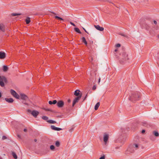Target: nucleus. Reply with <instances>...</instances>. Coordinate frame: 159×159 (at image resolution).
Returning a JSON list of instances; mask_svg holds the SVG:
<instances>
[{
  "instance_id": "f257e3e1",
  "label": "nucleus",
  "mask_w": 159,
  "mask_h": 159,
  "mask_svg": "<svg viewBox=\"0 0 159 159\" xmlns=\"http://www.w3.org/2000/svg\"><path fill=\"white\" fill-rule=\"evenodd\" d=\"M140 98V93L138 92H132L128 98L130 101L133 102H135Z\"/></svg>"
},
{
  "instance_id": "f03ea898",
  "label": "nucleus",
  "mask_w": 159,
  "mask_h": 159,
  "mask_svg": "<svg viewBox=\"0 0 159 159\" xmlns=\"http://www.w3.org/2000/svg\"><path fill=\"white\" fill-rule=\"evenodd\" d=\"M128 55L127 54L125 51V49L123 48L122 51L120 53V56L119 57V59L120 61L123 62L124 61L127 60L129 59L128 57Z\"/></svg>"
},
{
  "instance_id": "7ed1b4c3",
  "label": "nucleus",
  "mask_w": 159,
  "mask_h": 159,
  "mask_svg": "<svg viewBox=\"0 0 159 159\" xmlns=\"http://www.w3.org/2000/svg\"><path fill=\"white\" fill-rule=\"evenodd\" d=\"M8 82L7 78L4 76L0 75V85L2 87H3L5 86L4 83L7 84Z\"/></svg>"
},
{
  "instance_id": "20e7f679",
  "label": "nucleus",
  "mask_w": 159,
  "mask_h": 159,
  "mask_svg": "<svg viewBox=\"0 0 159 159\" xmlns=\"http://www.w3.org/2000/svg\"><path fill=\"white\" fill-rule=\"evenodd\" d=\"M27 111L31 114V115L35 118H36L37 116L39 113L38 111L35 110L31 111L30 109H28Z\"/></svg>"
},
{
  "instance_id": "39448f33",
  "label": "nucleus",
  "mask_w": 159,
  "mask_h": 159,
  "mask_svg": "<svg viewBox=\"0 0 159 159\" xmlns=\"http://www.w3.org/2000/svg\"><path fill=\"white\" fill-rule=\"evenodd\" d=\"M133 148L131 144L129 145L127 149L125 151V153L130 154L134 152L135 150Z\"/></svg>"
},
{
  "instance_id": "423d86ee",
  "label": "nucleus",
  "mask_w": 159,
  "mask_h": 159,
  "mask_svg": "<svg viewBox=\"0 0 159 159\" xmlns=\"http://www.w3.org/2000/svg\"><path fill=\"white\" fill-rule=\"evenodd\" d=\"M10 92L11 94L16 99H19L20 98L19 95L16 93V92L13 89L10 90Z\"/></svg>"
},
{
  "instance_id": "0eeeda50",
  "label": "nucleus",
  "mask_w": 159,
  "mask_h": 159,
  "mask_svg": "<svg viewBox=\"0 0 159 159\" xmlns=\"http://www.w3.org/2000/svg\"><path fill=\"white\" fill-rule=\"evenodd\" d=\"M82 97V95H80V96L77 97L73 100L72 103V107H73L75 104L77 103L79 100Z\"/></svg>"
},
{
  "instance_id": "6e6552de",
  "label": "nucleus",
  "mask_w": 159,
  "mask_h": 159,
  "mask_svg": "<svg viewBox=\"0 0 159 159\" xmlns=\"http://www.w3.org/2000/svg\"><path fill=\"white\" fill-rule=\"evenodd\" d=\"M64 105V102L62 100H59L57 102V105L59 108L62 107Z\"/></svg>"
},
{
  "instance_id": "1a4fd4ad",
  "label": "nucleus",
  "mask_w": 159,
  "mask_h": 159,
  "mask_svg": "<svg viewBox=\"0 0 159 159\" xmlns=\"http://www.w3.org/2000/svg\"><path fill=\"white\" fill-rule=\"evenodd\" d=\"M109 137V135L107 134L106 133H105L103 136V141L105 144L107 143L108 139Z\"/></svg>"
},
{
  "instance_id": "9d476101",
  "label": "nucleus",
  "mask_w": 159,
  "mask_h": 159,
  "mask_svg": "<svg viewBox=\"0 0 159 159\" xmlns=\"http://www.w3.org/2000/svg\"><path fill=\"white\" fill-rule=\"evenodd\" d=\"M20 98L23 100L25 101H27L28 100V97L24 94H20Z\"/></svg>"
},
{
  "instance_id": "9b49d317",
  "label": "nucleus",
  "mask_w": 159,
  "mask_h": 159,
  "mask_svg": "<svg viewBox=\"0 0 159 159\" xmlns=\"http://www.w3.org/2000/svg\"><path fill=\"white\" fill-rule=\"evenodd\" d=\"M131 144L133 147V148H134V150L138 149L140 146V144L138 143H134Z\"/></svg>"
},
{
  "instance_id": "f8f14e48",
  "label": "nucleus",
  "mask_w": 159,
  "mask_h": 159,
  "mask_svg": "<svg viewBox=\"0 0 159 159\" xmlns=\"http://www.w3.org/2000/svg\"><path fill=\"white\" fill-rule=\"evenodd\" d=\"M94 26L97 30L100 31H102L104 30V28L103 27H100L98 25H94Z\"/></svg>"
},
{
  "instance_id": "ddd939ff",
  "label": "nucleus",
  "mask_w": 159,
  "mask_h": 159,
  "mask_svg": "<svg viewBox=\"0 0 159 159\" xmlns=\"http://www.w3.org/2000/svg\"><path fill=\"white\" fill-rule=\"evenodd\" d=\"M51 128L52 129L54 130L59 131L62 130V129L60 128L56 127L55 126L53 125H51Z\"/></svg>"
},
{
  "instance_id": "4468645a",
  "label": "nucleus",
  "mask_w": 159,
  "mask_h": 159,
  "mask_svg": "<svg viewBox=\"0 0 159 159\" xmlns=\"http://www.w3.org/2000/svg\"><path fill=\"white\" fill-rule=\"evenodd\" d=\"M6 54L3 52H0V59H4L6 57Z\"/></svg>"
},
{
  "instance_id": "2eb2a0df",
  "label": "nucleus",
  "mask_w": 159,
  "mask_h": 159,
  "mask_svg": "<svg viewBox=\"0 0 159 159\" xmlns=\"http://www.w3.org/2000/svg\"><path fill=\"white\" fill-rule=\"evenodd\" d=\"M80 91L79 89L76 90L74 92V94L77 96L78 97L79 96H80V95H82V94L81 93H80Z\"/></svg>"
},
{
  "instance_id": "dca6fc26",
  "label": "nucleus",
  "mask_w": 159,
  "mask_h": 159,
  "mask_svg": "<svg viewBox=\"0 0 159 159\" xmlns=\"http://www.w3.org/2000/svg\"><path fill=\"white\" fill-rule=\"evenodd\" d=\"M5 99L6 102L9 103H11L14 101V100L12 98H5Z\"/></svg>"
},
{
  "instance_id": "f3484780",
  "label": "nucleus",
  "mask_w": 159,
  "mask_h": 159,
  "mask_svg": "<svg viewBox=\"0 0 159 159\" xmlns=\"http://www.w3.org/2000/svg\"><path fill=\"white\" fill-rule=\"evenodd\" d=\"M57 101L56 100H53L52 101H49L48 102V103L50 105L52 104H57Z\"/></svg>"
},
{
  "instance_id": "a211bd4d",
  "label": "nucleus",
  "mask_w": 159,
  "mask_h": 159,
  "mask_svg": "<svg viewBox=\"0 0 159 159\" xmlns=\"http://www.w3.org/2000/svg\"><path fill=\"white\" fill-rule=\"evenodd\" d=\"M100 103L99 102H98L97 103L94 107V109L95 110H97L98 109L99 106H100Z\"/></svg>"
},
{
  "instance_id": "6ab92c4d",
  "label": "nucleus",
  "mask_w": 159,
  "mask_h": 159,
  "mask_svg": "<svg viewBox=\"0 0 159 159\" xmlns=\"http://www.w3.org/2000/svg\"><path fill=\"white\" fill-rule=\"evenodd\" d=\"M30 18L29 17H27L25 20V21L26 22V24H28L30 23Z\"/></svg>"
},
{
  "instance_id": "aec40b11",
  "label": "nucleus",
  "mask_w": 159,
  "mask_h": 159,
  "mask_svg": "<svg viewBox=\"0 0 159 159\" xmlns=\"http://www.w3.org/2000/svg\"><path fill=\"white\" fill-rule=\"evenodd\" d=\"M8 68L7 66H3V70L4 72H6L7 71Z\"/></svg>"
},
{
  "instance_id": "412c9836",
  "label": "nucleus",
  "mask_w": 159,
  "mask_h": 159,
  "mask_svg": "<svg viewBox=\"0 0 159 159\" xmlns=\"http://www.w3.org/2000/svg\"><path fill=\"white\" fill-rule=\"evenodd\" d=\"M12 155L14 158L15 159L17 158V156L16 153L14 152H12Z\"/></svg>"
},
{
  "instance_id": "4be33fe9",
  "label": "nucleus",
  "mask_w": 159,
  "mask_h": 159,
  "mask_svg": "<svg viewBox=\"0 0 159 159\" xmlns=\"http://www.w3.org/2000/svg\"><path fill=\"white\" fill-rule=\"evenodd\" d=\"M75 31L79 34H81V32L80 31L79 29L77 28H74Z\"/></svg>"
},
{
  "instance_id": "5701e85b",
  "label": "nucleus",
  "mask_w": 159,
  "mask_h": 159,
  "mask_svg": "<svg viewBox=\"0 0 159 159\" xmlns=\"http://www.w3.org/2000/svg\"><path fill=\"white\" fill-rule=\"evenodd\" d=\"M42 118L43 120L47 121H47L48 120V118L47 116H42Z\"/></svg>"
},
{
  "instance_id": "b1692460",
  "label": "nucleus",
  "mask_w": 159,
  "mask_h": 159,
  "mask_svg": "<svg viewBox=\"0 0 159 159\" xmlns=\"http://www.w3.org/2000/svg\"><path fill=\"white\" fill-rule=\"evenodd\" d=\"M47 122L50 124H54L56 123V121L52 120H49L47 121Z\"/></svg>"
},
{
  "instance_id": "393cba45",
  "label": "nucleus",
  "mask_w": 159,
  "mask_h": 159,
  "mask_svg": "<svg viewBox=\"0 0 159 159\" xmlns=\"http://www.w3.org/2000/svg\"><path fill=\"white\" fill-rule=\"evenodd\" d=\"M153 134L155 136L158 137L159 135V134L158 133L157 131H154L153 132Z\"/></svg>"
},
{
  "instance_id": "a878e982",
  "label": "nucleus",
  "mask_w": 159,
  "mask_h": 159,
  "mask_svg": "<svg viewBox=\"0 0 159 159\" xmlns=\"http://www.w3.org/2000/svg\"><path fill=\"white\" fill-rule=\"evenodd\" d=\"M55 145L57 147H59L60 145V142L58 141L56 142Z\"/></svg>"
},
{
  "instance_id": "bb28decb",
  "label": "nucleus",
  "mask_w": 159,
  "mask_h": 159,
  "mask_svg": "<svg viewBox=\"0 0 159 159\" xmlns=\"http://www.w3.org/2000/svg\"><path fill=\"white\" fill-rule=\"evenodd\" d=\"M142 124L143 126H146L147 125V123L146 121H144L142 122Z\"/></svg>"
},
{
  "instance_id": "cd10ccee",
  "label": "nucleus",
  "mask_w": 159,
  "mask_h": 159,
  "mask_svg": "<svg viewBox=\"0 0 159 159\" xmlns=\"http://www.w3.org/2000/svg\"><path fill=\"white\" fill-rule=\"evenodd\" d=\"M50 148L52 150H54L55 149V147L53 145H51L50 146Z\"/></svg>"
},
{
  "instance_id": "c85d7f7f",
  "label": "nucleus",
  "mask_w": 159,
  "mask_h": 159,
  "mask_svg": "<svg viewBox=\"0 0 159 159\" xmlns=\"http://www.w3.org/2000/svg\"><path fill=\"white\" fill-rule=\"evenodd\" d=\"M21 15V14H19V13H18V14H16V13H13L11 15L12 16H18V15Z\"/></svg>"
},
{
  "instance_id": "c756f323",
  "label": "nucleus",
  "mask_w": 159,
  "mask_h": 159,
  "mask_svg": "<svg viewBox=\"0 0 159 159\" xmlns=\"http://www.w3.org/2000/svg\"><path fill=\"white\" fill-rule=\"evenodd\" d=\"M120 34V35H121V36H123L124 37H126V38L128 37L127 35H126L124 33H120V34Z\"/></svg>"
},
{
  "instance_id": "7c9ffc66",
  "label": "nucleus",
  "mask_w": 159,
  "mask_h": 159,
  "mask_svg": "<svg viewBox=\"0 0 159 159\" xmlns=\"http://www.w3.org/2000/svg\"><path fill=\"white\" fill-rule=\"evenodd\" d=\"M82 42L83 43H84V42H85L86 41V39H85V37H83L82 38Z\"/></svg>"
},
{
  "instance_id": "2f4dec72",
  "label": "nucleus",
  "mask_w": 159,
  "mask_h": 159,
  "mask_svg": "<svg viewBox=\"0 0 159 159\" xmlns=\"http://www.w3.org/2000/svg\"><path fill=\"white\" fill-rule=\"evenodd\" d=\"M7 139V137L5 136H3L2 138V139L3 140Z\"/></svg>"
},
{
  "instance_id": "473e14b6",
  "label": "nucleus",
  "mask_w": 159,
  "mask_h": 159,
  "mask_svg": "<svg viewBox=\"0 0 159 159\" xmlns=\"http://www.w3.org/2000/svg\"><path fill=\"white\" fill-rule=\"evenodd\" d=\"M120 46V44L119 43H117L116 45V47H119Z\"/></svg>"
},
{
  "instance_id": "72a5a7b5",
  "label": "nucleus",
  "mask_w": 159,
  "mask_h": 159,
  "mask_svg": "<svg viewBox=\"0 0 159 159\" xmlns=\"http://www.w3.org/2000/svg\"><path fill=\"white\" fill-rule=\"evenodd\" d=\"M105 157L104 155L103 156H102L100 157L99 159H105Z\"/></svg>"
},
{
  "instance_id": "f704fd0d",
  "label": "nucleus",
  "mask_w": 159,
  "mask_h": 159,
  "mask_svg": "<svg viewBox=\"0 0 159 159\" xmlns=\"http://www.w3.org/2000/svg\"><path fill=\"white\" fill-rule=\"evenodd\" d=\"M60 17H59L58 16H55V18L56 19H57L58 20H59L60 19Z\"/></svg>"
},
{
  "instance_id": "c9c22d12",
  "label": "nucleus",
  "mask_w": 159,
  "mask_h": 159,
  "mask_svg": "<svg viewBox=\"0 0 159 159\" xmlns=\"http://www.w3.org/2000/svg\"><path fill=\"white\" fill-rule=\"evenodd\" d=\"M125 140H123L121 142V145H120V146H121L122 145H123L124 142H125Z\"/></svg>"
},
{
  "instance_id": "e433bc0d",
  "label": "nucleus",
  "mask_w": 159,
  "mask_h": 159,
  "mask_svg": "<svg viewBox=\"0 0 159 159\" xmlns=\"http://www.w3.org/2000/svg\"><path fill=\"white\" fill-rule=\"evenodd\" d=\"M96 87L95 85H94L92 88V89L93 90H94L96 89Z\"/></svg>"
},
{
  "instance_id": "4c0bfd02",
  "label": "nucleus",
  "mask_w": 159,
  "mask_h": 159,
  "mask_svg": "<svg viewBox=\"0 0 159 159\" xmlns=\"http://www.w3.org/2000/svg\"><path fill=\"white\" fill-rule=\"evenodd\" d=\"M25 101L24 100V101H23V102H22V103L24 104H25V105H28V104L27 103H26L25 102Z\"/></svg>"
},
{
  "instance_id": "58836bf2",
  "label": "nucleus",
  "mask_w": 159,
  "mask_h": 159,
  "mask_svg": "<svg viewBox=\"0 0 159 159\" xmlns=\"http://www.w3.org/2000/svg\"><path fill=\"white\" fill-rule=\"evenodd\" d=\"M70 24L71 25L73 26H75V24H74L73 23H72V22H70Z\"/></svg>"
},
{
  "instance_id": "ea45409f",
  "label": "nucleus",
  "mask_w": 159,
  "mask_h": 159,
  "mask_svg": "<svg viewBox=\"0 0 159 159\" xmlns=\"http://www.w3.org/2000/svg\"><path fill=\"white\" fill-rule=\"evenodd\" d=\"M45 111H51V110L50 109H45Z\"/></svg>"
},
{
  "instance_id": "a19ab883",
  "label": "nucleus",
  "mask_w": 159,
  "mask_h": 159,
  "mask_svg": "<svg viewBox=\"0 0 159 159\" xmlns=\"http://www.w3.org/2000/svg\"><path fill=\"white\" fill-rule=\"evenodd\" d=\"M145 130L144 129H143L142 131L141 132L142 134H143L145 132Z\"/></svg>"
},
{
  "instance_id": "79ce46f5",
  "label": "nucleus",
  "mask_w": 159,
  "mask_h": 159,
  "mask_svg": "<svg viewBox=\"0 0 159 159\" xmlns=\"http://www.w3.org/2000/svg\"><path fill=\"white\" fill-rule=\"evenodd\" d=\"M83 29L84 30L85 32L87 33V34H89L88 32L86 31V30L84 28H83Z\"/></svg>"
},
{
  "instance_id": "37998d69",
  "label": "nucleus",
  "mask_w": 159,
  "mask_h": 159,
  "mask_svg": "<svg viewBox=\"0 0 159 159\" xmlns=\"http://www.w3.org/2000/svg\"><path fill=\"white\" fill-rule=\"evenodd\" d=\"M154 23L155 25H157V21H156V20H154Z\"/></svg>"
},
{
  "instance_id": "c03bdc74",
  "label": "nucleus",
  "mask_w": 159,
  "mask_h": 159,
  "mask_svg": "<svg viewBox=\"0 0 159 159\" xmlns=\"http://www.w3.org/2000/svg\"><path fill=\"white\" fill-rule=\"evenodd\" d=\"M87 94L85 97L83 99V101H84V100H85L87 97Z\"/></svg>"
},
{
  "instance_id": "a18cd8bd",
  "label": "nucleus",
  "mask_w": 159,
  "mask_h": 159,
  "mask_svg": "<svg viewBox=\"0 0 159 159\" xmlns=\"http://www.w3.org/2000/svg\"><path fill=\"white\" fill-rule=\"evenodd\" d=\"M23 130L25 132H26L27 131V129H24Z\"/></svg>"
},
{
  "instance_id": "49530a36",
  "label": "nucleus",
  "mask_w": 159,
  "mask_h": 159,
  "mask_svg": "<svg viewBox=\"0 0 159 159\" xmlns=\"http://www.w3.org/2000/svg\"><path fill=\"white\" fill-rule=\"evenodd\" d=\"M67 102L68 103H70L71 102V100L70 99H68L67 100Z\"/></svg>"
},
{
  "instance_id": "de8ad7c7",
  "label": "nucleus",
  "mask_w": 159,
  "mask_h": 159,
  "mask_svg": "<svg viewBox=\"0 0 159 159\" xmlns=\"http://www.w3.org/2000/svg\"><path fill=\"white\" fill-rule=\"evenodd\" d=\"M84 44L86 45H87V41L85 42H84Z\"/></svg>"
},
{
  "instance_id": "09e8293b",
  "label": "nucleus",
  "mask_w": 159,
  "mask_h": 159,
  "mask_svg": "<svg viewBox=\"0 0 159 159\" xmlns=\"http://www.w3.org/2000/svg\"><path fill=\"white\" fill-rule=\"evenodd\" d=\"M59 20H62V21H64V20L62 18H61V17H60V19H59Z\"/></svg>"
},
{
  "instance_id": "8fccbe9b",
  "label": "nucleus",
  "mask_w": 159,
  "mask_h": 159,
  "mask_svg": "<svg viewBox=\"0 0 159 159\" xmlns=\"http://www.w3.org/2000/svg\"><path fill=\"white\" fill-rule=\"evenodd\" d=\"M100 80H101V79L100 78H99L98 79V83H99L100 81Z\"/></svg>"
},
{
  "instance_id": "3c124183",
  "label": "nucleus",
  "mask_w": 159,
  "mask_h": 159,
  "mask_svg": "<svg viewBox=\"0 0 159 159\" xmlns=\"http://www.w3.org/2000/svg\"><path fill=\"white\" fill-rule=\"evenodd\" d=\"M73 128H71L70 131H72L73 130Z\"/></svg>"
},
{
  "instance_id": "603ef678",
  "label": "nucleus",
  "mask_w": 159,
  "mask_h": 159,
  "mask_svg": "<svg viewBox=\"0 0 159 159\" xmlns=\"http://www.w3.org/2000/svg\"><path fill=\"white\" fill-rule=\"evenodd\" d=\"M118 51V50L117 49H116L114 50V52H116Z\"/></svg>"
},
{
  "instance_id": "864d4df0",
  "label": "nucleus",
  "mask_w": 159,
  "mask_h": 159,
  "mask_svg": "<svg viewBox=\"0 0 159 159\" xmlns=\"http://www.w3.org/2000/svg\"><path fill=\"white\" fill-rule=\"evenodd\" d=\"M34 142H36V141H37V139H34Z\"/></svg>"
},
{
  "instance_id": "5fc2aeb1",
  "label": "nucleus",
  "mask_w": 159,
  "mask_h": 159,
  "mask_svg": "<svg viewBox=\"0 0 159 159\" xmlns=\"http://www.w3.org/2000/svg\"><path fill=\"white\" fill-rule=\"evenodd\" d=\"M17 136H18V137L19 138H20V135H17Z\"/></svg>"
},
{
  "instance_id": "6e6d98bb",
  "label": "nucleus",
  "mask_w": 159,
  "mask_h": 159,
  "mask_svg": "<svg viewBox=\"0 0 159 159\" xmlns=\"http://www.w3.org/2000/svg\"><path fill=\"white\" fill-rule=\"evenodd\" d=\"M90 42L91 44H92V43H93V41H90Z\"/></svg>"
},
{
  "instance_id": "4d7b16f0",
  "label": "nucleus",
  "mask_w": 159,
  "mask_h": 159,
  "mask_svg": "<svg viewBox=\"0 0 159 159\" xmlns=\"http://www.w3.org/2000/svg\"><path fill=\"white\" fill-rule=\"evenodd\" d=\"M1 96H2V94H1V92H0V98L1 97Z\"/></svg>"
},
{
  "instance_id": "13d9d810",
  "label": "nucleus",
  "mask_w": 159,
  "mask_h": 159,
  "mask_svg": "<svg viewBox=\"0 0 159 159\" xmlns=\"http://www.w3.org/2000/svg\"><path fill=\"white\" fill-rule=\"evenodd\" d=\"M52 13H53V14H54V15H56V13H54V12H52Z\"/></svg>"
},
{
  "instance_id": "bf43d9fd",
  "label": "nucleus",
  "mask_w": 159,
  "mask_h": 159,
  "mask_svg": "<svg viewBox=\"0 0 159 159\" xmlns=\"http://www.w3.org/2000/svg\"><path fill=\"white\" fill-rule=\"evenodd\" d=\"M107 1L109 3H111L109 0H108V1Z\"/></svg>"
},
{
  "instance_id": "052dcab7",
  "label": "nucleus",
  "mask_w": 159,
  "mask_h": 159,
  "mask_svg": "<svg viewBox=\"0 0 159 159\" xmlns=\"http://www.w3.org/2000/svg\"><path fill=\"white\" fill-rule=\"evenodd\" d=\"M0 159H3L1 157H0Z\"/></svg>"
},
{
  "instance_id": "680f3d73",
  "label": "nucleus",
  "mask_w": 159,
  "mask_h": 159,
  "mask_svg": "<svg viewBox=\"0 0 159 159\" xmlns=\"http://www.w3.org/2000/svg\"><path fill=\"white\" fill-rule=\"evenodd\" d=\"M118 148V147H116V149H117Z\"/></svg>"
},
{
  "instance_id": "e2e57ef3",
  "label": "nucleus",
  "mask_w": 159,
  "mask_h": 159,
  "mask_svg": "<svg viewBox=\"0 0 159 159\" xmlns=\"http://www.w3.org/2000/svg\"><path fill=\"white\" fill-rule=\"evenodd\" d=\"M158 38H159V36H158Z\"/></svg>"
}]
</instances>
